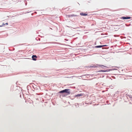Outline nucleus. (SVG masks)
<instances>
[{"label": "nucleus", "instance_id": "nucleus-10", "mask_svg": "<svg viewBox=\"0 0 132 132\" xmlns=\"http://www.w3.org/2000/svg\"><path fill=\"white\" fill-rule=\"evenodd\" d=\"M99 66L100 67H102V66H104V67H105V66H103V65H100Z\"/></svg>", "mask_w": 132, "mask_h": 132}, {"label": "nucleus", "instance_id": "nucleus-7", "mask_svg": "<svg viewBox=\"0 0 132 132\" xmlns=\"http://www.w3.org/2000/svg\"><path fill=\"white\" fill-rule=\"evenodd\" d=\"M83 95L82 94H78L77 95H75V97H77L78 96H82Z\"/></svg>", "mask_w": 132, "mask_h": 132}, {"label": "nucleus", "instance_id": "nucleus-5", "mask_svg": "<svg viewBox=\"0 0 132 132\" xmlns=\"http://www.w3.org/2000/svg\"><path fill=\"white\" fill-rule=\"evenodd\" d=\"M34 57L37 58V56L36 55H33L32 56V58L33 60L34 61L36 60L37 59Z\"/></svg>", "mask_w": 132, "mask_h": 132}, {"label": "nucleus", "instance_id": "nucleus-4", "mask_svg": "<svg viewBox=\"0 0 132 132\" xmlns=\"http://www.w3.org/2000/svg\"><path fill=\"white\" fill-rule=\"evenodd\" d=\"M107 45H99L95 46L96 48H101L104 46H106Z\"/></svg>", "mask_w": 132, "mask_h": 132}, {"label": "nucleus", "instance_id": "nucleus-8", "mask_svg": "<svg viewBox=\"0 0 132 132\" xmlns=\"http://www.w3.org/2000/svg\"><path fill=\"white\" fill-rule=\"evenodd\" d=\"M108 71V70H101V71H98L99 72H105L106 71Z\"/></svg>", "mask_w": 132, "mask_h": 132}, {"label": "nucleus", "instance_id": "nucleus-3", "mask_svg": "<svg viewBox=\"0 0 132 132\" xmlns=\"http://www.w3.org/2000/svg\"><path fill=\"white\" fill-rule=\"evenodd\" d=\"M131 18V17H129L127 16H126V17H121V19H130Z\"/></svg>", "mask_w": 132, "mask_h": 132}, {"label": "nucleus", "instance_id": "nucleus-11", "mask_svg": "<svg viewBox=\"0 0 132 132\" xmlns=\"http://www.w3.org/2000/svg\"><path fill=\"white\" fill-rule=\"evenodd\" d=\"M2 26H0V27H2Z\"/></svg>", "mask_w": 132, "mask_h": 132}, {"label": "nucleus", "instance_id": "nucleus-9", "mask_svg": "<svg viewBox=\"0 0 132 132\" xmlns=\"http://www.w3.org/2000/svg\"><path fill=\"white\" fill-rule=\"evenodd\" d=\"M5 24H6V25H8V23H6L5 24H3V25H5Z\"/></svg>", "mask_w": 132, "mask_h": 132}, {"label": "nucleus", "instance_id": "nucleus-6", "mask_svg": "<svg viewBox=\"0 0 132 132\" xmlns=\"http://www.w3.org/2000/svg\"><path fill=\"white\" fill-rule=\"evenodd\" d=\"M80 15L81 16H87V14L86 13H80Z\"/></svg>", "mask_w": 132, "mask_h": 132}, {"label": "nucleus", "instance_id": "nucleus-2", "mask_svg": "<svg viewBox=\"0 0 132 132\" xmlns=\"http://www.w3.org/2000/svg\"><path fill=\"white\" fill-rule=\"evenodd\" d=\"M127 96L128 99L129 98V103L131 104H132V97H131V95H127Z\"/></svg>", "mask_w": 132, "mask_h": 132}, {"label": "nucleus", "instance_id": "nucleus-1", "mask_svg": "<svg viewBox=\"0 0 132 132\" xmlns=\"http://www.w3.org/2000/svg\"><path fill=\"white\" fill-rule=\"evenodd\" d=\"M69 90L70 89H66L60 91L59 93H65L67 94H70V92Z\"/></svg>", "mask_w": 132, "mask_h": 132}]
</instances>
